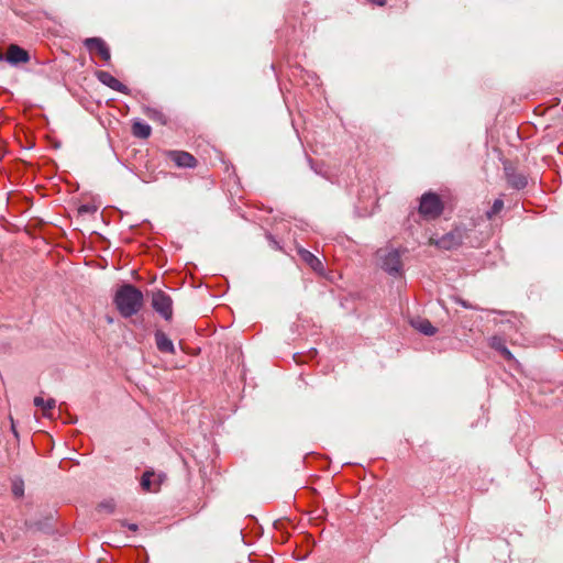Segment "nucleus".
I'll return each mask as SVG.
<instances>
[{
    "label": "nucleus",
    "mask_w": 563,
    "mask_h": 563,
    "mask_svg": "<svg viewBox=\"0 0 563 563\" xmlns=\"http://www.w3.org/2000/svg\"><path fill=\"white\" fill-rule=\"evenodd\" d=\"M84 45L91 53L96 52L99 56L108 62L111 57L110 49L107 46L106 42L100 37H88L84 41Z\"/></svg>",
    "instance_id": "nucleus-6"
},
{
    "label": "nucleus",
    "mask_w": 563,
    "mask_h": 563,
    "mask_svg": "<svg viewBox=\"0 0 563 563\" xmlns=\"http://www.w3.org/2000/svg\"><path fill=\"white\" fill-rule=\"evenodd\" d=\"M115 509V503L113 501V499H108V500H103L101 501L98 506H97V510L99 512H103V514H112Z\"/></svg>",
    "instance_id": "nucleus-18"
},
{
    "label": "nucleus",
    "mask_w": 563,
    "mask_h": 563,
    "mask_svg": "<svg viewBox=\"0 0 563 563\" xmlns=\"http://www.w3.org/2000/svg\"><path fill=\"white\" fill-rule=\"evenodd\" d=\"M2 59H3V55L0 53V60H2Z\"/></svg>",
    "instance_id": "nucleus-27"
},
{
    "label": "nucleus",
    "mask_w": 563,
    "mask_h": 563,
    "mask_svg": "<svg viewBox=\"0 0 563 563\" xmlns=\"http://www.w3.org/2000/svg\"><path fill=\"white\" fill-rule=\"evenodd\" d=\"M152 307L165 320H170L173 317V300L163 290H156L152 294Z\"/></svg>",
    "instance_id": "nucleus-5"
},
{
    "label": "nucleus",
    "mask_w": 563,
    "mask_h": 563,
    "mask_svg": "<svg viewBox=\"0 0 563 563\" xmlns=\"http://www.w3.org/2000/svg\"><path fill=\"white\" fill-rule=\"evenodd\" d=\"M298 255L302 262H305L312 271L317 273H322L323 265L321 261L314 256L310 251L305 249L298 250Z\"/></svg>",
    "instance_id": "nucleus-12"
},
{
    "label": "nucleus",
    "mask_w": 563,
    "mask_h": 563,
    "mask_svg": "<svg viewBox=\"0 0 563 563\" xmlns=\"http://www.w3.org/2000/svg\"><path fill=\"white\" fill-rule=\"evenodd\" d=\"M79 211H87V208L84 206L79 209Z\"/></svg>",
    "instance_id": "nucleus-25"
},
{
    "label": "nucleus",
    "mask_w": 563,
    "mask_h": 563,
    "mask_svg": "<svg viewBox=\"0 0 563 563\" xmlns=\"http://www.w3.org/2000/svg\"><path fill=\"white\" fill-rule=\"evenodd\" d=\"M153 477H154V479H152L153 486H154L153 492H157L159 489L161 484L165 479V475H162V474L156 475L155 474V476H153Z\"/></svg>",
    "instance_id": "nucleus-21"
},
{
    "label": "nucleus",
    "mask_w": 563,
    "mask_h": 563,
    "mask_svg": "<svg viewBox=\"0 0 563 563\" xmlns=\"http://www.w3.org/2000/svg\"><path fill=\"white\" fill-rule=\"evenodd\" d=\"M155 476V473L154 472H151V471H146L143 475H142V478H141V486L144 490L146 492H153V482H152V477Z\"/></svg>",
    "instance_id": "nucleus-17"
},
{
    "label": "nucleus",
    "mask_w": 563,
    "mask_h": 563,
    "mask_svg": "<svg viewBox=\"0 0 563 563\" xmlns=\"http://www.w3.org/2000/svg\"><path fill=\"white\" fill-rule=\"evenodd\" d=\"M444 209L440 196L434 192H426L420 198L419 213L427 220L439 218Z\"/></svg>",
    "instance_id": "nucleus-3"
},
{
    "label": "nucleus",
    "mask_w": 563,
    "mask_h": 563,
    "mask_svg": "<svg viewBox=\"0 0 563 563\" xmlns=\"http://www.w3.org/2000/svg\"><path fill=\"white\" fill-rule=\"evenodd\" d=\"M460 303L465 308H472L466 301L460 300Z\"/></svg>",
    "instance_id": "nucleus-24"
},
{
    "label": "nucleus",
    "mask_w": 563,
    "mask_h": 563,
    "mask_svg": "<svg viewBox=\"0 0 563 563\" xmlns=\"http://www.w3.org/2000/svg\"><path fill=\"white\" fill-rule=\"evenodd\" d=\"M107 320L109 323H111L113 321L112 318H110V317Z\"/></svg>",
    "instance_id": "nucleus-26"
},
{
    "label": "nucleus",
    "mask_w": 563,
    "mask_h": 563,
    "mask_svg": "<svg viewBox=\"0 0 563 563\" xmlns=\"http://www.w3.org/2000/svg\"><path fill=\"white\" fill-rule=\"evenodd\" d=\"M151 133H152V128L146 123L135 121L132 124V134L135 137L145 140V139L150 137Z\"/></svg>",
    "instance_id": "nucleus-15"
},
{
    "label": "nucleus",
    "mask_w": 563,
    "mask_h": 563,
    "mask_svg": "<svg viewBox=\"0 0 563 563\" xmlns=\"http://www.w3.org/2000/svg\"><path fill=\"white\" fill-rule=\"evenodd\" d=\"M12 493L15 497H22L24 494V483L22 481H14L12 484Z\"/></svg>",
    "instance_id": "nucleus-20"
},
{
    "label": "nucleus",
    "mask_w": 563,
    "mask_h": 563,
    "mask_svg": "<svg viewBox=\"0 0 563 563\" xmlns=\"http://www.w3.org/2000/svg\"><path fill=\"white\" fill-rule=\"evenodd\" d=\"M505 174L507 183L510 187L515 189H523L528 185L527 176L516 172L514 168L506 166Z\"/></svg>",
    "instance_id": "nucleus-9"
},
{
    "label": "nucleus",
    "mask_w": 563,
    "mask_h": 563,
    "mask_svg": "<svg viewBox=\"0 0 563 563\" xmlns=\"http://www.w3.org/2000/svg\"><path fill=\"white\" fill-rule=\"evenodd\" d=\"M470 232L471 229H467L465 225H456L452 231L439 239L431 236L429 244L448 251L456 249L468 240Z\"/></svg>",
    "instance_id": "nucleus-2"
},
{
    "label": "nucleus",
    "mask_w": 563,
    "mask_h": 563,
    "mask_svg": "<svg viewBox=\"0 0 563 563\" xmlns=\"http://www.w3.org/2000/svg\"><path fill=\"white\" fill-rule=\"evenodd\" d=\"M372 2L376 3L379 7H384L386 4V0H372Z\"/></svg>",
    "instance_id": "nucleus-22"
},
{
    "label": "nucleus",
    "mask_w": 563,
    "mask_h": 563,
    "mask_svg": "<svg viewBox=\"0 0 563 563\" xmlns=\"http://www.w3.org/2000/svg\"><path fill=\"white\" fill-rule=\"evenodd\" d=\"M504 208V201L501 199H496L489 211L486 212V217L488 220H492L494 216L498 214Z\"/></svg>",
    "instance_id": "nucleus-19"
},
{
    "label": "nucleus",
    "mask_w": 563,
    "mask_h": 563,
    "mask_svg": "<svg viewBox=\"0 0 563 563\" xmlns=\"http://www.w3.org/2000/svg\"><path fill=\"white\" fill-rule=\"evenodd\" d=\"M410 324L413 329L421 332L424 335H434L437 333V328L432 325V323L421 317L412 318L410 320Z\"/></svg>",
    "instance_id": "nucleus-13"
},
{
    "label": "nucleus",
    "mask_w": 563,
    "mask_h": 563,
    "mask_svg": "<svg viewBox=\"0 0 563 563\" xmlns=\"http://www.w3.org/2000/svg\"><path fill=\"white\" fill-rule=\"evenodd\" d=\"M377 257L382 261V268L389 274H400L402 263L397 250H378Z\"/></svg>",
    "instance_id": "nucleus-4"
},
{
    "label": "nucleus",
    "mask_w": 563,
    "mask_h": 563,
    "mask_svg": "<svg viewBox=\"0 0 563 563\" xmlns=\"http://www.w3.org/2000/svg\"><path fill=\"white\" fill-rule=\"evenodd\" d=\"M166 155L178 167L192 168L197 165V159L188 152L168 151Z\"/></svg>",
    "instance_id": "nucleus-8"
},
{
    "label": "nucleus",
    "mask_w": 563,
    "mask_h": 563,
    "mask_svg": "<svg viewBox=\"0 0 563 563\" xmlns=\"http://www.w3.org/2000/svg\"><path fill=\"white\" fill-rule=\"evenodd\" d=\"M155 343L161 352L170 354L175 353L173 341L163 331L158 330L155 332Z\"/></svg>",
    "instance_id": "nucleus-14"
},
{
    "label": "nucleus",
    "mask_w": 563,
    "mask_h": 563,
    "mask_svg": "<svg viewBox=\"0 0 563 563\" xmlns=\"http://www.w3.org/2000/svg\"><path fill=\"white\" fill-rule=\"evenodd\" d=\"M113 302L123 318H130L142 309L144 297L135 286L124 284L117 290Z\"/></svg>",
    "instance_id": "nucleus-1"
},
{
    "label": "nucleus",
    "mask_w": 563,
    "mask_h": 563,
    "mask_svg": "<svg viewBox=\"0 0 563 563\" xmlns=\"http://www.w3.org/2000/svg\"><path fill=\"white\" fill-rule=\"evenodd\" d=\"M34 405L43 409V416L49 417L51 410L55 408L56 401L53 398L45 401L42 397H35Z\"/></svg>",
    "instance_id": "nucleus-16"
},
{
    "label": "nucleus",
    "mask_w": 563,
    "mask_h": 563,
    "mask_svg": "<svg viewBox=\"0 0 563 563\" xmlns=\"http://www.w3.org/2000/svg\"><path fill=\"white\" fill-rule=\"evenodd\" d=\"M128 528H129V530H131V531H136V530H137V525H135V523H129V525H128Z\"/></svg>",
    "instance_id": "nucleus-23"
},
{
    "label": "nucleus",
    "mask_w": 563,
    "mask_h": 563,
    "mask_svg": "<svg viewBox=\"0 0 563 563\" xmlns=\"http://www.w3.org/2000/svg\"><path fill=\"white\" fill-rule=\"evenodd\" d=\"M96 75L99 81L108 86L109 88L122 93H128V87L123 85L120 80H118L115 77H113L110 73L100 70Z\"/></svg>",
    "instance_id": "nucleus-10"
},
{
    "label": "nucleus",
    "mask_w": 563,
    "mask_h": 563,
    "mask_svg": "<svg viewBox=\"0 0 563 563\" xmlns=\"http://www.w3.org/2000/svg\"><path fill=\"white\" fill-rule=\"evenodd\" d=\"M3 59H5L8 63L12 65L16 64H25L30 60V55L27 51L20 47L16 44H11L8 47L5 56H3Z\"/></svg>",
    "instance_id": "nucleus-7"
},
{
    "label": "nucleus",
    "mask_w": 563,
    "mask_h": 563,
    "mask_svg": "<svg viewBox=\"0 0 563 563\" xmlns=\"http://www.w3.org/2000/svg\"><path fill=\"white\" fill-rule=\"evenodd\" d=\"M488 345L495 351L499 352L506 361H514L515 357L509 349L506 346L505 340L501 336L494 335L489 338Z\"/></svg>",
    "instance_id": "nucleus-11"
}]
</instances>
